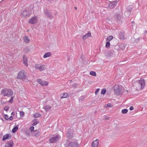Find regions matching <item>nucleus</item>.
<instances>
[{
  "mask_svg": "<svg viewBox=\"0 0 147 147\" xmlns=\"http://www.w3.org/2000/svg\"><path fill=\"white\" fill-rule=\"evenodd\" d=\"M30 13L29 12L26 10H25L23 11L22 15L23 17H26V16H28L30 15Z\"/></svg>",
  "mask_w": 147,
  "mask_h": 147,
  "instance_id": "12",
  "label": "nucleus"
},
{
  "mask_svg": "<svg viewBox=\"0 0 147 147\" xmlns=\"http://www.w3.org/2000/svg\"><path fill=\"white\" fill-rule=\"evenodd\" d=\"M34 127L33 126H31L30 128V130H31V131H33L34 130Z\"/></svg>",
  "mask_w": 147,
  "mask_h": 147,
  "instance_id": "36",
  "label": "nucleus"
},
{
  "mask_svg": "<svg viewBox=\"0 0 147 147\" xmlns=\"http://www.w3.org/2000/svg\"><path fill=\"white\" fill-rule=\"evenodd\" d=\"M106 92V89H102L101 91V93L102 94H105Z\"/></svg>",
  "mask_w": 147,
  "mask_h": 147,
  "instance_id": "30",
  "label": "nucleus"
},
{
  "mask_svg": "<svg viewBox=\"0 0 147 147\" xmlns=\"http://www.w3.org/2000/svg\"><path fill=\"white\" fill-rule=\"evenodd\" d=\"M34 117H35V118H36V117H37L36 116V113H35L34 114Z\"/></svg>",
  "mask_w": 147,
  "mask_h": 147,
  "instance_id": "44",
  "label": "nucleus"
},
{
  "mask_svg": "<svg viewBox=\"0 0 147 147\" xmlns=\"http://www.w3.org/2000/svg\"><path fill=\"white\" fill-rule=\"evenodd\" d=\"M113 38V37L112 36H109L107 38V41H109H109L111 40Z\"/></svg>",
  "mask_w": 147,
  "mask_h": 147,
  "instance_id": "24",
  "label": "nucleus"
},
{
  "mask_svg": "<svg viewBox=\"0 0 147 147\" xmlns=\"http://www.w3.org/2000/svg\"><path fill=\"white\" fill-rule=\"evenodd\" d=\"M108 107H112L111 105V104L108 103L105 106V108Z\"/></svg>",
  "mask_w": 147,
  "mask_h": 147,
  "instance_id": "33",
  "label": "nucleus"
},
{
  "mask_svg": "<svg viewBox=\"0 0 147 147\" xmlns=\"http://www.w3.org/2000/svg\"><path fill=\"white\" fill-rule=\"evenodd\" d=\"M147 32V31H146V32Z\"/></svg>",
  "mask_w": 147,
  "mask_h": 147,
  "instance_id": "47",
  "label": "nucleus"
},
{
  "mask_svg": "<svg viewBox=\"0 0 147 147\" xmlns=\"http://www.w3.org/2000/svg\"><path fill=\"white\" fill-rule=\"evenodd\" d=\"M26 75L24 70L21 71L18 73L17 77V78L22 79L23 81L27 82L28 81V79L25 78Z\"/></svg>",
  "mask_w": 147,
  "mask_h": 147,
  "instance_id": "3",
  "label": "nucleus"
},
{
  "mask_svg": "<svg viewBox=\"0 0 147 147\" xmlns=\"http://www.w3.org/2000/svg\"><path fill=\"white\" fill-rule=\"evenodd\" d=\"M1 93L4 96L10 97L13 95V92L11 89L5 88L2 90Z\"/></svg>",
  "mask_w": 147,
  "mask_h": 147,
  "instance_id": "1",
  "label": "nucleus"
},
{
  "mask_svg": "<svg viewBox=\"0 0 147 147\" xmlns=\"http://www.w3.org/2000/svg\"><path fill=\"white\" fill-rule=\"evenodd\" d=\"M23 63L25 65L26 67L28 66V59L25 55L23 56Z\"/></svg>",
  "mask_w": 147,
  "mask_h": 147,
  "instance_id": "14",
  "label": "nucleus"
},
{
  "mask_svg": "<svg viewBox=\"0 0 147 147\" xmlns=\"http://www.w3.org/2000/svg\"><path fill=\"white\" fill-rule=\"evenodd\" d=\"M60 136L59 135L56 136H55L51 138L49 140V142L51 143H55L58 141L60 138Z\"/></svg>",
  "mask_w": 147,
  "mask_h": 147,
  "instance_id": "5",
  "label": "nucleus"
},
{
  "mask_svg": "<svg viewBox=\"0 0 147 147\" xmlns=\"http://www.w3.org/2000/svg\"><path fill=\"white\" fill-rule=\"evenodd\" d=\"M14 115V113H13V112H12V113H11V115Z\"/></svg>",
  "mask_w": 147,
  "mask_h": 147,
  "instance_id": "45",
  "label": "nucleus"
},
{
  "mask_svg": "<svg viewBox=\"0 0 147 147\" xmlns=\"http://www.w3.org/2000/svg\"><path fill=\"white\" fill-rule=\"evenodd\" d=\"M24 41L26 43H28L30 41V39L28 36H25L23 38Z\"/></svg>",
  "mask_w": 147,
  "mask_h": 147,
  "instance_id": "18",
  "label": "nucleus"
},
{
  "mask_svg": "<svg viewBox=\"0 0 147 147\" xmlns=\"http://www.w3.org/2000/svg\"><path fill=\"white\" fill-rule=\"evenodd\" d=\"M40 116V115L39 114H37V117Z\"/></svg>",
  "mask_w": 147,
  "mask_h": 147,
  "instance_id": "43",
  "label": "nucleus"
},
{
  "mask_svg": "<svg viewBox=\"0 0 147 147\" xmlns=\"http://www.w3.org/2000/svg\"><path fill=\"white\" fill-rule=\"evenodd\" d=\"M114 93L117 95H119L122 94V91L121 87L118 85H115L114 87Z\"/></svg>",
  "mask_w": 147,
  "mask_h": 147,
  "instance_id": "4",
  "label": "nucleus"
},
{
  "mask_svg": "<svg viewBox=\"0 0 147 147\" xmlns=\"http://www.w3.org/2000/svg\"><path fill=\"white\" fill-rule=\"evenodd\" d=\"M136 85L137 88L139 89H143L145 85L144 80V79L140 80L139 82L136 83Z\"/></svg>",
  "mask_w": 147,
  "mask_h": 147,
  "instance_id": "2",
  "label": "nucleus"
},
{
  "mask_svg": "<svg viewBox=\"0 0 147 147\" xmlns=\"http://www.w3.org/2000/svg\"><path fill=\"white\" fill-rule=\"evenodd\" d=\"M31 24H35L37 22V17L36 16L31 18L28 21Z\"/></svg>",
  "mask_w": 147,
  "mask_h": 147,
  "instance_id": "11",
  "label": "nucleus"
},
{
  "mask_svg": "<svg viewBox=\"0 0 147 147\" xmlns=\"http://www.w3.org/2000/svg\"><path fill=\"white\" fill-rule=\"evenodd\" d=\"M119 35L121 39H123L124 38V35L123 33H121Z\"/></svg>",
  "mask_w": 147,
  "mask_h": 147,
  "instance_id": "28",
  "label": "nucleus"
},
{
  "mask_svg": "<svg viewBox=\"0 0 147 147\" xmlns=\"http://www.w3.org/2000/svg\"><path fill=\"white\" fill-rule=\"evenodd\" d=\"M75 9H77V8L76 7H75Z\"/></svg>",
  "mask_w": 147,
  "mask_h": 147,
  "instance_id": "46",
  "label": "nucleus"
},
{
  "mask_svg": "<svg viewBox=\"0 0 147 147\" xmlns=\"http://www.w3.org/2000/svg\"><path fill=\"white\" fill-rule=\"evenodd\" d=\"M9 107L8 106H6L4 108V110L6 111H7L9 110Z\"/></svg>",
  "mask_w": 147,
  "mask_h": 147,
  "instance_id": "34",
  "label": "nucleus"
},
{
  "mask_svg": "<svg viewBox=\"0 0 147 147\" xmlns=\"http://www.w3.org/2000/svg\"><path fill=\"white\" fill-rule=\"evenodd\" d=\"M73 143H69L68 145V147H72V145Z\"/></svg>",
  "mask_w": 147,
  "mask_h": 147,
  "instance_id": "38",
  "label": "nucleus"
},
{
  "mask_svg": "<svg viewBox=\"0 0 147 147\" xmlns=\"http://www.w3.org/2000/svg\"><path fill=\"white\" fill-rule=\"evenodd\" d=\"M9 136V134H7L5 135H4L3 137L2 138V140L3 141L5 140H6L7 139Z\"/></svg>",
  "mask_w": 147,
  "mask_h": 147,
  "instance_id": "21",
  "label": "nucleus"
},
{
  "mask_svg": "<svg viewBox=\"0 0 147 147\" xmlns=\"http://www.w3.org/2000/svg\"><path fill=\"white\" fill-rule=\"evenodd\" d=\"M51 107L49 105H47L44 107V108L46 111H48L51 109Z\"/></svg>",
  "mask_w": 147,
  "mask_h": 147,
  "instance_id": "19",
  "label": "nucleus"
},
{
  "mask_svg": "<svg viewBox=\"0 0 147 147\" xmlns=\"http://www.w3.org/2000/svg\"><path fill=\"white\" fill-rule=\"evenodd\" d=\"M68 95L67 93H64L63 94V96L61 97V98H65L68 96Z\"/></svg>",
  "mask_w": 147,
  "mask_h": 147,
  "instance_id": "26",
  "label": "nucleus"
},
{
  "mask_svg": "<svg viewBox=\"0 0 147 147\" xmlns=\"http://www.w3.org/2000/svg\"><path fill=\"white\" fill-rule=\"evenodd\" d=\"M70 143H73L72 145V147H78V144L77 141L76 142H71Z\"/></svg>",
  "mask_w": 147,
  "mask_h": 147,
  "instance_id": "23",
  "label": "nucleus"
},
{
  "mask_svg": "<svg viewBox=\"0 0 147 147\" xmlns=\"http://www.w3.org/2000/svg\"><path fill=\"white\" fill-rule=\"evenodd\" d=\"M20 116L21 117H22L24 115V113L23 111H20Z\"/></svg>",
  "mask_w": 147,
  "mask_h": 147,
  "instance_id": "31",
  "label": "nucleus"
},
{
  "mask_svg": "<svg viewBox=\"0 0 147 147\" xmlns=\"http://www.w3.org/2000/svg\"><path fill=\"white\" fill-rule=\"evenodd\" d=\"M100 89L99 88H98L96 89V91L95 92V94L96 95L97 94L98 92L100 90Z\"/></svg>",
  "mask_w": 147,
  "mask_h": 147,
  "instance_id": "35",
  "label": "nucleus"
},
{
  "mask_svg": "<svg viewBox=\"0 0 147 147\" xmlns=\"http://www.w3.org/2000/svg\"><path fill=\"white\" fill-rule=\"evenodd\" d=\"M46 67L45 65L39 64L37 65V69L41 71L45 70Z\"/></svg>",
  "mask_w": 147,
  "mask_h": 147,
  "instance_id": "7",
  "label": "nucleus"
},
{
  "mask_svg": "<svg viewBox=\"0 0 147 147\" xmlns=\"http://www.w3.org/2000/svg\"><path fill=\"white\" fill-rule=\"evenodd\" d=\"M37 82L42 86H47L48 85V82L45 81H42L40 79L37 80Z\"/></svg>",
  "mask_w": 147,
  "mask_h": 147,
  "instance_id": "9",
  "label": "nucleus"
},
{
  "mask_svg": "<svg viewBox=\"0 0 147 147\" xmlns=\"http://www.w3.org/2000/svg\"><path fill=\"white\" fill-rule=\"evenodd\" d=\"M128 110L126 109H123L121 111V112L123 114L126 113H127Z\"/></svg>",
  "mask_w": 147,
  "mask_h": 147,
  "instance_id": "29",
  "label": "nucleus"
},
{
  "mask_svg": "<svg viewBox=\"0 0 147 147\" xmlns=\"http://www.w3.org/2000/svg\"><path fill=\"white\" fill-rule=\"evenodd\" d=\"M90 74L92 76H96V74L95 72L94 71H91L90 73Z\"/></svg>",
  "mask_w": 147,
  "mask_h": 147,
  "instance_id": "25",
  "label": "nucleus"
},
{
  "mask_svg": "<svg viewBox=\"0 0 147 147\" xmlns=\"http://www.w3.org/2000/svg\"><path fill=\"white\" fill-rule=\"evenodd\" d=\"M99 141L98 139H96V140L93 141L91 144V147H98L99 146Z\"/></svg>",
  "mask_w": 147,
  "mask_h": 147,
  "instance_id": "10",
  "label": "nucleus"
},
{
  "mask_svg": "<svg viewBox=\"0 0 147 147\" xmlns=\"http://www.w3.org/2000/svg\"><path fill=\"white\" fill-rule=\"evenodd\" d=\"M44 14L49 18H51L52 17V15L47 9H45L44 10Z\"/></svg>",
  "mask_w": 147,
  "mask_h": 147,
  "instance_id": "8",
  "label": "nucleus"
},
{
  "mask_svg": "<svg viewBox=\"0 0 147 147\" xmlns=\"http://www.w3.org/2000/svg\"><path fill=\"white\" fill-rule=\"evenodd\" d=\"M91 36V33L90 32H88L86 34L84 35L82 37V39L84 40H86L88 38Z\"/></svg>",
  "mask_w": 147,
  "mask_h": 147,
  "instance_id": "15",
  "label": "nucleus"
},
{
  "mask_svg": "<svg viewBox=\"0 0 147 147\" xmlns=\"http://www.w3.org/2000/svg\"><path fill=\"white\" fill-rule=\"evenodd\" d=\"M117 1H109V7L110 9H113L116 5L117 3Z\"/></svg>",
  "mask_w": 147,
  "mask_h": 147,
  "instance_id": "6",
  "label": "nucleus"
},
{
  "mask_svg": "<svg viewBox=\"0 0 147 147\" xmlns=\"http://www.w3.org/2000/svg\"><path fill=\"white\" fill-rule=\"evenodd\" d=\"M4 117L6 120H8V116L7 115H5L4 116Z\"/></svg>",
  "mask_w": 147,
  "mask_h": 147,
  "instance_id": "37",
  "label": "nucleus"
},
{
  "mask_svg": "<svg viewBox=\"0 0 147 147\" xmlns=\"http://www.w3.org/2000/svg\"><path fill=\"white\" fill-rule=\"evenodd\" d=\"M18 129V126H16L15 127H14L12 130V133H15Z\"/></svg>",
  "mask_w": 147,
  "mask_h": 147,
  "instance_id": "22",
  "label": "nucleus"
},
{
  "mask_svg": "<svg viewBox=\"0 0 147 147\" xmlns=\"http://www.w3.org/2000/svg\"><path fill=\"white\" fill-rule=\"evenodd\" d=\"M37 124V122L36 121L34 122V123L33 125H36Z\"/></svg>",
  "mask_w": 147,
  "mask_h": 147,
  "instance_id": "42",
  "label": "nucleus"
},
{
  "mask_svg": "<svg viewBox=\"0 0 147 147\" xmlns=\"http://www.w3.org/2000/svg\"><path fill=\"white\" fill-rule=\"evenodd\" d=\"M134 109V108L133 107H131L129 108V109L130 110H132Z\"/></svg>",
  "mask_w": 147,
  "mask_h": 147,
  "instance_id": "40",
  "label": "nucleus"
},
{
  "mask_svg": "<svg viewBox=\"0 0 147 147\" xmlns=\"http://www.w3.org/2000/svg\"><path fill=\"white\" fill-rule=\"evenodd\" d=\"M13 119V117L12 116H11L9 118V119L10 120H11Z\"/></svg>",
  "mask_w": 147,
  "mask_h": 147,
  "instance_id": "41",
  "label": "nucleus"
},
{
  "mask_svg": "<svg viewBox=\"0 0 147 147\" xmlns=\"http://www.w3.org/2000/svg\"><path fill=\"white\" fill-rule=\"evenodd\" d=\"M77 86V84H74L73 85V87H74V88H75Z\"/></svg>",
  "mask_w": 147,
  "mask_h": 147,
  "instance_id": "39",
  "label": "nucleus"
},
{
  "mask_svg": "<svg viewBox=\"0 0 147 147\" xmlns=\"http://www.w3.org/2000/svg\"><path fill=\"white\" fill-rule=\"evenodd\" d=\"M52 55V53L50 52H47L45 53L43 57L44 58L49 57L51 56Z\"/></svg>",
  "mask_w": 147,
  "mask_h": 147,
  "instance_id": "17",
  "label": "nucleus"
},
{
  "mask_svg": "<svg viewBox=\"0 0 147 147\" xmlns=\"http://www.w3.org/2000/svg\"><path fill=\"white\" fill-rule=\"evenodd\" d=\"M67 135L69 138H71L72 137L73 135L71 131L69 130L67 131Z\"/></svg>",
  "mask_w": 147,
  "mask_h": 147,
  "instance_id": "20",
  "label": "nucleus"
},
{
  "mask_svg": "<svg viewBox=\"0 0 147 147\" xmlns=\"http://www.w3.org/2000/svg\"><path fill=\"white\" fill-rule=\"evenodd\" d=\"M13 145L12 141H10L6 143L5 145V147H12Z\"/></svg>",
  "mask_w": 147,
  "mask_h": 147,
  "instance_id": "16",
  "label": "nucleus"
},
{
  "mask_svg": "<svg viewBox=\"0 0 147 147\" xmlns=\"http://www.w3.org/2000/svg\"><path fill=\"white\" fill-rule=\"evenodd\" d=\"M13 97H11L10 98V99L9 101V102L10 103H12L13 102Z\"/></svg>",
  "mask_w": 147,
  "mask_h": 147,
  "instance_id": "32",
  "label": "nucleus"
},
{
  "mask_svg": "<svg viewBox=\"0 0 147 147\" xmlns=\"http://www.w3.org/2000/svg\"><path fill=\"white\" fill-rule=\"evenodd\" d=\"M110 43L109 41H107L106 44L105 46L107 48H109L110 47Z\"/></svg>",
  "mask_w": 147,
  "mask_h": 147,
  "instance_id": "27",
  "label": "nucleus"
},
{
  "mask_svg": "<svg viewBox=\"0 0 147 147\" xmlns=\"http://www.w3.org/2000/svg\"><path fill=\"white\" fill-rule=\"evenodd\" d=\"M115 16V19L117 21H119L122 19V17L121 14H117Z\"/></svg>",
  "mask_w": 147,
  "mask_h": 147,
  "instance_id": "13",
  "label": "nucleus"
}]
</instances>
